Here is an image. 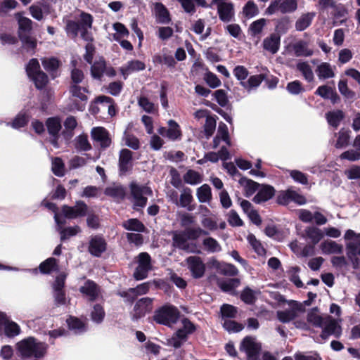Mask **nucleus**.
Wrapping results in <instances>:
<instances>
[{"label": "nucleus", "mask_w": 360, "mask_h": 360, "mask_svg": "<svg viewBox=\"0 0 360 360\" xmlns=\"http://www.w3.org/2000/svg\"><path fill=\"white\" fill-rule=\"evenodd\" d=\"M18 349L23 357L41 358L46 352V343L39 342L32 337H29L17 344Z\"/></svg>", "instance_id": "f257e3e1"}, {"label": "nucleus", "mask_w": 360, "mask_h": 360, "mask_svg": "<svg viewBox=\"0 0 360 360\" xmlns=\"http://www.w3.org/2000/svg\"><path fill=\"white\" fill-rule=\"evenodd\" d=\"M92 22V16L89 13L82 12L79 22L73 20L67 21L65 31L71 37H76L79 32L83 39L89 40L90 37L87 34V30L91 28Z\"/></svg>", "instance_id": "f03ea898"}, {"label": "nucleus", "mask_w": 360, "mask_h": 360, "mask_svg": "<svg viewBox=\"0 0 360 360\" xmlns=\"http://www.w3.org/2000/svg\"><path fill=\"white\" fill-rule=\"evenodd\" d=\"M131 202L136 209L144 207L147 203V196L152 195L153 192L150 187L139 184L136 182L131 183L130 186Z\"/></svg>", "instance_id": "7ed1b4c3"}, {"label": "nucleus", "mask_w": 360, "mask_h": 360, "mask_svg": "<svg viewBox=\"0 0 360 360\" xmlns=\"http://www.w3.org/2000/svg\"><path fill=\"white\" fill-rule=\"evenodd\" d=\"M179 316V312L175 307L165 305L155 311L153 318L158 323L172 326L177 321Z\"/></svg>", "instance_id": "20e7f679"}, {"label": "nucleus", "mask_w": 360, "mask_h": 360, "mask_svg": "<svg viewBox=\"0 0 360 360\" xmlns=\"http://www.w3.org/2000/svg\"><path fill=\"white\" fill-rule=\"evenodd\" d=\"M26 72L37 89L44 88L48 83V77L40 70V65L37 59L33 58L30 60L26 67Z\"/></svg>", "instance_id": "39448f33"}, {"label": "nucleus", "mask_w": 360, "mask_h": 360, "mask_svg": "<svg viewBox=\"0 0 360 360\" xmlns=\"http://www.w3.org/2000/svg\"><path fill=\"white\" fill-rule=\"evenodd\" d=\"M298 0H275L271 2L265 11L268 15H274L278 12L283 14L291 13L297 8Z\"/></svg>", "instance_id": "423d86ee"}, {"label": "nucleus", "mask_w": 360, "mask_h": 360, "mask_svg": "<svg viewBox=\"0 0 360 360\" xmlns=\"http://www.w3.org/2000/svg\"><path fill=\"white\" fill-rule=\"evenodd\" d=\"M183 327L179 328L174 335L168 340V345L179 348L186 342L188 334L195 330L194 325L187 319L182 320Z\"/></svg>", "instance_id": "0eeeda50"}, {"label": "nucleus", "mask_w": 360, "mask_h": 360, "mask_svg": "<svg viewBox=\"0 0 360 360\" xmlns=\"http://www.w3.org/2000/svg\"><path fill=\"white\" fill-rule=\"evenodd\" d=\"M138 266L136 268L134 277L136 280H143L152 269L151 257L147 252H141L137 256Z\"/></svg>", "instance_id": "6e6552de"}, {"label": "nucleus", "mask_w": 360, "mask_h": 360, "mask_svg": "<svg viewBox=\"0 0 360 360\" xmlns=\"http://www.w3.org/2000/svg\"><path fill=\"white\" fill-rule=\"evenodd\" d=\"M240 349L245 352L248 360H257L261 350V344L255 338L247 336L240 343Z\"/></svg>", "instance_id": "1a4fd4ad"}, {"label": "nucleus", "mask_w": 360, "mask_h": 360, "mask_svg": "<svg viewBox=\"0 0 360 360\" xmlns=\"http://www.w3.org/2000/svg\"><path fill=\"white\" fill-rule=\"evenodd\" d=\"M349 257L360 255V233L349 229L344 236Z\"/></svg>", "instance_id": "9d476101"}, {"label": "nucleus", "mask_w": 360, "mask_h": 360, "mask_svg": "<svg viewBox=\"0 0 360 360\" xmlns=\"http://www.w3.org/2000/svg\"><path fill=\"white\" fill-rule=\"evenodd\" d=\"M277 202L278 204L284 205H288L291 202H294L298 205H304L306 203V199L297 191L292 188H288V190L282 191L278 193Z\"/></svg>", "instance_id": "9b49d317"}, {"label": "nucleus", "mask_w": 360, "mask_h": 360, "mask_svg": "<svg viewBox=\"0 0 360 360\" xmlns=\"http://www.w3.org/2000/svg\"><path fill=\"white\" fill-rule=\"evenodd\" d=\"M66 275L61 274L56 278L53 283V297L57 306L65 305L67 303L65 293L63 290Z\"/></svg>", "instance_id": "f8f14e48"}, {"label": "nucleus", "mask_w": 360, "mask_h": 360, "mask_svg": "<svg viewBox=\"0 0 360 360\" xmlns=\"http://www.w3.org/2000/svg\"><path fill=\"white\" fill-rule=\"evenodd\" d=\"M323 322V326L321 327L322 328V333L320 335V338L322 340L328 339L330 335H333L336 338L340 335L341 327L335 320L327 316L325 317Z\"/></svg>", "instance_id": "ddd939ff"}, {"label": "nucleus", "mask_w": 360, "mask_h": 360, "mask_svg": "<svg viewBox=\"0 0 360 360\" xmlns=\"http://www.w3.org/2000/svg\"><path fill=\"white\" fill-rule=\"evenodd\" d=\"M153 300L150 297H143L139 300L131 314L132 319L138 320L150 313L153 309Z\"/></svg>", "instance_id": "4468645a"}, {"label": "nucleus", "mask_w": 360, "mask_h": 360, "mask_svg": "<svg viewBox=\"0 0 360 360\" xmlns=\"http://www.w3.org/2000/svg\"><path fill=\"white\" fill-rule=\"evenodd\" d=\"M188 269L194 278H202L205 272V264L198 256H190L186 259Z\"/></svg>", "instance_id": "2eb2a0df"}, {"label": "nucleus", "mask_w": 360, "mask_h": 360, "mask_svg": "<svg viewBox=\"0 0 360 360\" xmlns=\"http://www.w3.org/2000/svg\"><path fill=\"white\" fill-rule=\"evenodd\" d=\"M212 2L217 6V11L219 19L228 22L232 20L234 17L233 5L226 0H212Z\"/></svg>", "instance_id": "dca6fc26"}, {"label": "nucleus", "mask_w": 360, "mask_h": 360, "mask_svg": "<svg viewBox=\"0 0 360 360\" xmlns=\"http://www.w3.org/2000/svg\"><path fill=\"white\" fill-rule=\"evenodd\" d=\"M167 124L168 128L167 129L166 127H160L158 129V134L171 141L180 139L182 134L179 124L173 120H169Z\"/></svg>", "instance_id": "f3484780"}, {"label": "nucleus", "mask_w": 360, "mask_h": 360, "mask_svg": "<svg viewBox=\"0 0 360 360\" xmlns=\"http://www.w3.org/2000/svg\"><path fill=\"white\" fill-rule=\"evenodd\" d=\"M150 283H143L136 288H129L127 291L120 292L119 295L124 298L126 302L131 303L136 297L146 294L150 290Z\"/></svg>", "instance_id": "a211bd4d"}, {"label": "nucleus", "mask_w": 360, "mask_h": 360, "mask_svg": "<svg viewBox=\"0 0 360 360\" xmlns=\"http://www.w3.org/2000/svg\"><path fill=\"white\" fill-rule=\"evenodd\" d=\"M79 292L89 301H94L101 295L100 287L93 281L87 280L80 287Z\"/></svg>", "instance_id": "6ab92c4d"}, {"label": "nucleus", "mask_w": 360, "mask_h": 360, "mask_svg": "<svg viewBox=\"0 0 360 360\" xmlns=\"http://www.w3.org/2000/svg\"><path fill=\"white\" fill-rule=\"evenodd\" d=\"M86 212L87 206L82 201L77 202L73 207L64 205L62 207L63 214L68 219H75L79 217H83L86 215Z\"/></svg>", "instance_id": "aec40b11"}, {"label": "nucleus", "mask_w": 360, "mask_h": 360, "mask_svg": "<svg viewBox=\"0 0 360 360\" xmlns=\"http://www.w3.org/2000/svg\"><path fill=\"white\" fill-rule=\"evenodd\" d=\"M91 135L93 140L97 142L101 147L105 148L110 146L111 139L107 130L102 127H94L91 129Z\"/></svg>", "instance_id": "412c9836"}, {"label": "nucleus", "mask_w": 360, "mask_h": 360, "mask_svg": "<svg viewBox=\"0 0 360 360\" xmlns=\"http://www.w3.org/2000/svg\"><path fill=\"white\" fill-rule=\"evenodd\" d=\"M54 219L56 223V229L60 233V240L62 241L65 240L80 232V228L78 226L63 229L62 226L65 224V221H62L58 214L54 215Z\"/></svg>", "instance_id": "4be33fe9"}, {"label": "nucleus", "mask_w": 360, "mask_h": 360, "mask_svg": "<svg viewBox=\"0 0 360 360\" xmlns=\"http://www.w3.org/2000/svg\"><path fill=\"white\" fill-rule=\"evenodd\" d=\"M145 68L146 65L143 62L139 60H131L121 66L120 68V71L124 79H126L128 76L133 72L143 70Z\"/></svg>", "instance_id": "5701e85b"}, {"label": "nucleus", "mask_w": 360, "mask_h": 360, "mask_svg": "<svg viewBox=\"0 0 360 360\" xmlns=\"http://www.w3.org/2000/svg\"><path fill=\"white\" fill-rule=\"evenodd\" d=\"M274 194L275 189L273 186L269 185H259L257 193L253 198V201L257 204H260L272 198Z\"/></svg>", "instance_id": "b1692460"}, {"label": "nucleus", "mask_w": 360, "mask_h": 360, "mask_svg": "<svg viewBox=\"0 0 360 360\" xmlns=\"http://www.w3.org/2000/svg\"><path fill=\"white\" fill-rule=\"evenodd\" d=\"M294 54L297 57H309L314 54V51L304 40H297L292 44Z\"/></svg>", "instance_id": "393cba45"}, {"label": "nucleus", "mask_w": 360, "mask_h": 360, "mask_svg": "<svg viewBox=\"0 0 360 360\" xmlns=\"http://www.w3.org/2000/svg\"><path fill=\"white\" fill-rule=\"evenodd\" d=\"M132 152L128 149H122L120 153L119 169L121 174H125L132 167Z\"/></svg>", "instance_id": "a878e982"}, {"label": "nucleus", "mask_w": 360, "mask_h": 360, "mask_svg": "<svg viewBox=\"0 0 360 360\" xmlns=\"http://www.w3.org/2000/svg\"><path fill=\"white\" fill-rule=\"evenodd\" d=\"M106 249V243L104 239L98 236L91 238L89 241V251L96 257H99Z\"/></svg>", "instance_id": "bb28decb"}, {"label": "nucleus", "mask_w": 360, "mask_h": 360, "mask_svg": "<svg viewBox=\"0 0 360 360\" xmlns=\"http://www.w3.org/2000/svg\"><path fill=\"white\" fill-rule=\"evenodd\" d=\"M335 66L326 62L321 63L316 68V73L319 79H327L335 77Z\"/></svg>", "instance_id": "cd10ccee"}, {"label": "nucleus", "mask_w": 360, "mask_h": 360, "mask_svg": "<svg viewBox=\"0 0 360 360\" xmlns=\"http://www.w3.org/2000/svg\"><path fill=\"white\" fill-rule=\"evenodd\" d=\"M193 200V198L191 188H185L180 195L178 206L186 208L188 211H192L194 209L193 206L191 205Z\"/></svg>", "instance_id": "c85d7f7f"}, {"label": "nucleus", "mask_w": 360, "mask_h": 360, "mask_svg": "<svg viewBox=\"0 0 360 360\" xmlns=\"http://www.w3.org/2000/svg\"><path fill=\"white\" fill-rule=\"evenodd\" d=\"M239 184L243 187L245 195L248 198L252 196L256 191H257L259 184L257 182L249 179L245 177H242L239 180Z\"/></svg>", "instance_id": "c756f323"}, {"label": "nucleus", "mask_w": 360, "mask_h": 360, "mask_svg": "<svg viewBox=\"0 0 360 360\" xmlns=\"http://www.w3.org/2000/svg\"><path fill=\"white\" fill-rule=\"evenodd\" d=\"M320 248L323 254L328 255L342 253L343 250V248L341 245L333 240H326L323 242Z\"/></svg>", "instance_id": "7c9ffc66"}, {"label": "nucleus", "mask_w": 360, "mask_h": 360, "mask_svg": "<svg viewBox=\"0 0 360 360\" xmlns=\"http://www.w3.org/2000/svg\"><path fill=\"white\" fill-rule=\"evenodd\" d=\"M105 61L103 58H96L91 68V76L95 79H101L105 70Z\"/></svg>", "instance_id": "2f4dec72"}, {"label": "nucleus", "mask_w": 360, "mask_h": 360, "mask_svg": "<svg viewBox=\"0 0 360 360\" xmlns=\"http://www.w3.org/2000/svg\"><path fill=\"white\" fill-rule=\"evenodd\" d=\"M280 37L275 34L266 37L263 41V47L265 50L274 54L279 49Z\"/></svg>", "instance_id": "473e14b6"}, {"label": "nucleus", "mask_w": 360, "mask_h": 360, "mask_svg": "<svg viewBox=\"0 0 360 360\" xmlns=\"http://www.w3.org/2000/svg\"><path fill=\"white\" fill-rule=\"evenodd\" d=\"M304 236L316 245L323 238V231L315 226H309L304 230Z\"/></svg>", "instance_id": "72a5a7b5"}, {"label": "nucleus", "mask_w": 360, "mask_h": 360, "mask_svg": "<svg viewBox=\"0 0 360 360\" xmlns=\"http://www.w3.org/2000/svg\"><path fill=\"white\" fill-rule=\"evenodd\" d=\"M315 15L316 13L314 12L302 15L295 22V29L297 31L306 30L311 25Z\"/></svg>", "instance_id": "f704fd0d"}, {"label": "nucleus", "mask_w": 360, "mask_h": 360, "mask_svg": "<svg viewBox=\"0 0 360 360\" xmlns=\"http://www.w3.org/2000/svg\"><path fill=\"white\" fill-rule=\"evenodd\" d=\"M70 93L72 97L79 98L81 101H86L88 99L86 95L88 93V89L85 86H80L77 84H70Z\"/></svg>", "instance_id": "c9c22d12"}, {"label": "nucleus", "mask_w": 360, "mask_h": 360, "mask_svg": "<svg viewBox=\"0 0 360 360\" xmlns=\"http://www.w3.org/2000/svg\"><path fill=\"white\" fill-rule=\"evenodd\" d=\"M344 117V112L340 110L330 111L326 114L328 123L334 128H337L340 125Z\"/></svg>", "instance_id": "e433bc0d"}, {"label": "nucleus", "mask_w": 360, "mask_h": 360, "mask_svg": "<svg viewBox=\"0 0 360 360\" xmlns=\"http://www.w3.org/2000/svg\"><path fill=\"white\" fill-rule=\"evenodd\" d=\"M19 25V37L30 34L32 29V21L27 18L22 16L20 13L16 14Z\"/></svg>", "instance_id": "4c0bfd02"}, {"label": "nucleus", "mask_w": 360, "mask_h": 360, "mask_svg": "<svg viewBox=\"0 0 360 360\" xmlns=\"http://www.w3.org/2000/svg\"><path fill=\"white\" fill-rule=\"evenodd\" d=\"M296 68L301 72L304 78L309 82L314 79V72L310 65L306 61H299L296 65Z\"/></svg>", "instance_id": "58836bf2"}, {"label": "nucleus", "mask_w": 360, "mask_h": 360, "mask_svg": "<svg viewBox=\"0 0 360 360\" xmlns=\"http://www.w3.org/2000/svg\"><path fill=\"white\" fill-rule=\"evenodd\" d=\"M30 115L25 111L20 112L12 122H7V126L18 129L25 127L29 121Z\"/></svg>", "instance_id": "ea45409f"}, {"label": "nucleus", "mask_w": 360, "mask_h": 360, "mask_svg": "<svg viewBox=\"0 0 360 360\" xmlns=\"http://www.w3.org/2000/svg\"><path fill=\"white\" fill-rule=\"evenodd\" d=\"M67 323L69 329L75 334H81L86 330L84 323L76 317L70 316L67 319Z\"/></svg>", "instance_id": "a19ab883"}, {"label": "nucleus", "mask_w": 360, "mask_h": 360, "mask_svg": "<svg viewBox=\"0 0 360 360\" xmlns=\"http://www.w3.org/2000/svg\"><path fill=\"white\" fill-rule=\"evenodd\" d=\"M181 5L184 11L193 14L195 12V8L194 2L200 6L206 7L207 3L205 0H177Z\"/></svg>", "instance_id": "79ce46f5"}, {"label": "nucleus", "mask_w": 360, "mask_h": 360, "mask_svg": "<svg viewBox=\"0 0 360 360\" xmlns=\"http://www.w3.org/2000/svg\"><path fill=\"white\" fill-rule=\"evenodd\" d=\"M122 226L128 231H136L139 233L145 231V226L137 219H130L123 221Z\"/></svg>", "instance_id": "37998d69"}, {"label": "nucleus", "mask_w": 360, "mask_h": 360, "mask_svg": "<svg viewBox=\"0 0 360 360\" xmlns=\"http://www.w3.org/2000/svg\"><path fill=\"white\" fill-rule=\"evenodd\" d=\"M105 194L115 199L122 200L125 196V190L122 186L113 185L105 188Z\"/></svg>", "instance_id": "c03bdc74"}, {"label": "nucleus", "mask_w": 360, "mask_h": 360, "mask_svg": "<svg viewBox=\"0 0 360 360\" xmlns=\"http://www.w3.org/2000/svg\"><path fill=\"white\" fill-rule=\"evenodd\" d=\"M156 16L160 23L167 24L170 21L167 9L161 3H157L155 6Z\"/></svg>", "instance_id": "a18cd8bd"}, {"label": "nucleus", "mask_w": 360, "mask_h": 360, "mask_svg": "<svg viewBox=\"0 0 360 360\" xmlns=\"http://www.w3.org/2000/svg\"><path fill=\"white\" fill-rule=\"evenodd\" d=\"M3 326L4 327V333L8 338L15 337L20 333V326L13 321L8 319Z\"/></svg>", "instance_id": "49530a36"}, {"label": "nucleus", "mask_w": 360, "mask_h": 360, "mask_svg": "<svg viewBox=\"0 0 360 360\" xmlns=\"http://www.w3.org/2000/svg\"><path fill=\"white\" fill-rule=\"evenodd\" d=\"M197 198L200 202H208L212 199L211 188L209 185L203 184L197 189Z\"/></svg>", "instance_id": "de8ad7c7"}, {"label": "nucleus", "mask_w": 360, "mask_h": 360, "mask_svg": "<svg viewBox=\"0 0 360 360\" xmlns=\"http://www.w3.org/2000/svg\"><path fill=\"white\" fill-rule=\"evenodd\" d=\"M173 245L179 249L193 252L190 250L188 241L186 237L181 233H174L173 236Z\"/></svg>", "instance_id": "09e8293b"}, {"label": "nucleus", "mask_w": 360, "mask_h": 360, "mask_svg": "<svg viewBox=\"0 0 360 360\" xmlns=\"http://www.w3.org/2000/svg\"><path fill=\"white\" fill-rule=\"evenodd\" d=\"M58 268L57 260L53 257H50L41 263L39 266V271L42 274H50Z\"/></svg>", "instance_id": "8fccbe9b"}, {"label": "nucleus", "mask_w": 360, "mask_h": 360, "mask_svg": "<svg viewBox=\"0 0 360 360\" xmlns=\"http://www.w3.org/2000/svg\"><path fill=\"white\" fill-rule=\"evenodd\" d=\"M105 311L103 306L100 304L94 305L91 311V319L96 323H101L105 317Z\"/></svg>", "instance_id": "3c124183"}, {"label": "nucleus", "mask_w": 360, "mask_h": 360, "mask_svg": "<svg viewBox=\"0 0 360 360\" xmlns=\"http://www.w3.org/2000/svg\"><path fill=\"white\" fill-rule=\"evenodd\" d=\"M46 127L48 131L51 136L58 134L61 129V122L57 117L49 118L46 121Z\"/></svg>", "instance_id": "603ef678"}, {"label": "nucleus", "mask_w": 360, "mask_h": 360, "mask_svg": "<svg viewBox=\"0 0 360 360\" xmlns=\"http://www.w3.org/2000/svg\"><path fill=\"white\" fill-rule=\"evenodd\" d=\"M240 284V280L238 278H229L219 282L220 288L227 292H232Z\"/></svg>", "instance_id": "864d4df0"}, {"label": "nucleus", "mask_w": 360, "mask_h": 360, "mask_svg": "<svg viewBox=\"0 0 360 360\" xmlns=\"http://www.w3.org/2000/svg\"><path fill=\"white\" fill-rule=\"evenodd\" d=\"M263 80L261 75L251 76L247 82H240V84L248 91H250L253 88H257L260 85Z\"/></svg>", "instance_id": "5fc2aeb1"}, {"label": "nucleus", "mask_w": 360, "mask_h": 360, "mask_svg": "<svg viewBox=\"0 0 360 360\" xmlns=\"http://www.w3.org/2000/svg\"><path fill=\"white\" fill-rule=\"evenodd\" d=\"M249 244L251 245L255 252L259 256H263L266 253V250L262 243L256 238L253 234H249L247 237Z\"/></svg>", "instance_id": "6e6d98bb"}, {"label": "nucleus", "mask_w": 360, "mask_h": 360, "mask_svg": "<svg viewBox=\"0 0 360 360\" xmlns=\"http://www.w3.org/2000/svg\"><path fill=\"white\" fill-rule=\"evenodd\" d=\"M19 37L22 41L23 49L26 50L27 52L33 53L37 46L36 39L31 37L29 34Z\"/></svg>", "instance_id": "4d7b16f0"}, {"label": "nucleus", "mask_w": 360, "mask_h": 360, "mask_svg": "<svg viewBox=\"0 0 360 360\" xmlns=\"http://www.w3.org/2000/svg\"><path fill=\"white\" fill-rule=\"evenodd\" d=\"M202 245L209 252H217L221 250L219 243L212 237L205 238L202 241Z\"/></svg>", "instance_id": "13d9d810"}, {"label": "nucleus", "mask_w": 360, "mask_h": 360, "mask_svg": "<svg viewBox=\"0 0 360 360\" xmlns=\"http://www.w3.org/2000/svg\"><path fill=\"white\" fill-rule=\"evenodd\" d=\"M184 180L186 184L195 185L202 181V176L198 172L190 169L184 174Z\"/></svg>", "instance_id": "bf43d9fd"}, {"label": "nucleus", "mask_w": 360, "mask_h": 360, "mask_svg": "<svg viewBox=\"0 0 360 360\" xmlns=\"http://www.w3.org/2000/svg\"><path fill=\"white\" fill-rule=\"evenodd\" d=\"M75 147L82 151H88L91 149V146L86 135H79L75 139Z\"/></svg>", "instance_id": "052dcab7"}, {"label": "nucleus", "mask_w": 360, "mask_h": 360, "mask_svg": "<svg viewBox=\"0 0 360 360\" xmlns=\"http://www.w3.org/2000/svg\"><path fill=\"white\" fill-rule=\"evenodd\" d=\"M266 20L264 18H260L250 24L249 31L252 36L259 34L264 26L266 25Z\"/></svg>", "instance_id": "680f3d73"}, {"label": "nucleus", "mask_w": 360, "mask_h": 360, "mask_svg": "<svg viewBox=\"0 0 360 360\" xmlns=\"http://www.w3.org/2000/svg\"><path fill=\"white\" fill-rule=\"evenodd\" d=\"M218 269L220 274L225 276H233L238 273V269L233 264L229 263H222L219 266Z\"/></svg>", "instance_id": "e2e57ef3"}, {"label": "nucleus", "mask_w": 360, "mask_h": 360, "mask_svg": "<svg viewBox=\"0 0 360 360\" xmlns=\"http://www.w3.org/2000/svg\"><path fill=\"white\" fill-rule=\"evenodd\" d=\"M243 12L246 18H252L258 14L259 9L253 1H249L243 7Z\"/></svg>", "instance_id": "0e129e2a"}, {"label": "nucleus", "mask_w": 360, "mask_h": 360, "mask_svg": "<svg viewBox=\"0 0 360 360\" xmlns=\"http://www.w3.org/2000/svg\"><path fill=\"white\" fill-rule=\"evenodd\" d=\"M349 131L345 129H342L338 132V140L335 144V146L337 148H340L346 146L349 143Z\"/></svg>", "instance_id": "69168bd1"}, {"label": "nucleus", "mask_w": 360, "mask_h": 360, "mask_svg": "<svg viewBox=\"0 0 360 360\" xmlns=\"http://www.w3.org/2000/svg\"><path fill=\"white\" fill-rule=\"evenodd\" d=\"M325 317H321L318 313L317 311L314 309L309 311L307 314V321L309 323H311L312 325L317 326V327H321L323 326V323H324Z\"/></svg>", "instance_id": "338daca9"}, {"label": "nucleus", "mask_w": 360, "mask_h": 360, "mask_svg": "<svg viewBox=\"0 0 360 360\" xmlns=\"http://www.w3.org/2000/svg\"><path fill=\"white\" fill-rule=\"evenodd\" d=\"M282 360H321V358L316 353L309 355H304L301 353H297L294 357L285 356Z\"/></svg>", "instance_id": "774afa93"}]
</instances>
